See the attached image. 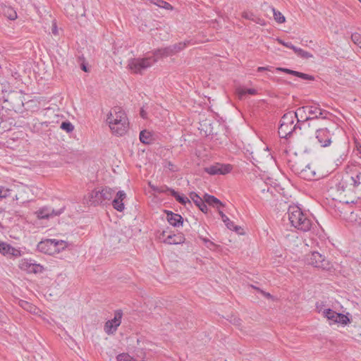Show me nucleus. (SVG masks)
Returning <instances> with one entry per match:
<instances>
[{
  "label": "nucleus",
  "mask_w": 361,
  "mask_h": 361,
  "mask_svg": "<svg viewBox=\"0 0 361 361\" xmlns=\"http://www.w3.org/2000/svg\"><path fill=\"white\" fill-rule=\"evenodd\" d=\"M305 261L308 264L323 270H329L331 268L330 262L318 252L314 251L306 255Z\"/></svg>",
  "instance_id": "8"
},
{
  "label": "nucleus",
  "mask_w": 361,
  "mask_h": 361,
  "mask_svg": "<svg viewBox=\"0 0 361 361\" xmlns=\"http://www.w3.org/2000/svg\"><path fill=\"white\" fill-rule=\"evenodd\" d=\"M149 185L150 188L157 193H167L169 192L171 194V190H173L172 188H169L166 185H161L160 187L155 186L154 185H152L151 183H149Z\"/></svg>",
  "instance_id": "32"
},
{
  "label": "nucleus",
  "mask_w": 361,
  "mask_h": 361,
  "mask_svg": "<svg viewBox=\"0 0 361 361\" xmlns=\"http://www.w3.org/2000/svg\"><path fill=\"white\" fill-rule=\"evenodd\" d=\"M21 270L27 272L28 274H40L44 271V267L39 264L35 263L32 259H23L19 264Z\"/></svg>",
  "instance_id": "13"
},
{
  "label": "nucleus",
  "mask_w": 361,
  "mask_h": 361,
  "mask_svg": "<svg viewBox=\"0 0 361 361\" xmlns=\"http://www.w3.org/2000/svg\"><path fill=\"white\" fill-rule=\"evenodd\" d=\"M166 219L168 222L174 227H179L183 225V218L178 214H175L171 211H166Z\"/></svg>",
  "instance_id": "19"
},
{
  "label": "nucleus",
  "mask_w": 361,
  "mask_h": 361,
  "mask_svg": "<svg viewBox=\"0 0 361 361\" xmlns=\"http://www.w3.org/2000/svg\"><path fill=\"white\" fill-rule=\"evenodd\" d=\"M276 70L277 71H281V72H283V73H286L288 74L293 75L298 77L302 80H314V77L311 75H308V74L298 72L296 71H293V70H290L288 68L279 67V68H276Z\"/></svg>",
  "instance_id": "20"
},
{
  "label": "nucleus",
  "mask_w": 361,
  "mask_h": 361,
  "mask_svg": "<svg viewBox=\"0 0 361 361\" xmlns=\"http://www.w3.org/2000/svg\"><path fill=\"white\" fill-rule=\"evenodd\" d=\"M295 118L297 116L293 111H289L283 115L278 131L281 137L287 139L293 134L302 135V130L310 127V124L305 122L294 124Z\"/></svg>",
  "instance_id": "1"
},
{
  "label": "nucleus",
  "mask_w": 361,
  "mask_h": 361,
  "mask_svg": "<svg viewBox=\"0 0 361 361\" xmlns=\"http://www.w3.org/2000/svg\"><path fill=\"white\" fill-rule=\"evenodd\" d=\"M269 8L274 15V20L278 23H283L286 21L284 16L280 11L276 10L274 7H269Z\"/></svg>",
  "instance_id": "34"
},
{
  "label": "nucleus",
  "mask_w": 361,
  "mask_h": 361,
  "mask_svg": "<svg viewBox=\"0 0 361 361\" xmlns=\"http://www.w3.org/2000/svg\"><path fill=\"white\" fill-rule=\"evenodd\" d=\"M294 113L297 116L298 123L305 122L310 125V121H313L319 118L324 119L329 114L327 111L322 109L319 104L299 107Z\"/></svg>",
  "instance_id": "2"
},
{
  "label": "nucleus",
  "mask_w": 361,
  "mask_h": 361,
  "mask_svg": "<svg viewBox=\"0 0 361 361\" xmlns=\"http://www.w3.org/2000/svg\"><path fill=\"white\" fill-rule=\"evenodd\" d=\"M123 312L121 310H116L113 319L108 320L104 327L105 333L108 335L114 334L121 323Z\"/></svg>",
  "instance_id": "12"
},
{
  "label": "nucleus",
  "mask_w": 361,
  "mask_h": 361,
  "mask_svg": "<svg viewBox=\"0 0 361 361\" xmlns=\"http://www.w3.org/2000/svg\"><path fill=\"white\" fill-rule=\"evenodd\" d=\"M290 168L295 174L305 180H310L316 178V171L310 164L304 166L300 162H295Z\"/></svg>",
  "instance_id": "9"
},
{
  "label": "nucleus",
  "mask_w": 361,
  "mask_h": 361,
  "mask_svg": "<svg viewBox=\"0 0 361 361\" xmlns=\"http://www.w3.org/2000/svg\"><path fill=\"white\" fill-rule=\"evenodd\" d=\"M360 48H361V45H360Z\"/></svg>",
  "instance_id": "60"
},
{
  "label": "nucleus",
  "mask_w": 361,
  "mask_h": 361,
  "mask_svg": "<svg viewBox=\"0 0 361 361\" xmlns=\"http://www.w3.org/2000/svg\"><path fill=\"white\" fill-rule=\"evenodd\" d=\"M115 190L109 187L102 188V190H94L89 195V204L93 206L104 204L106 201L112 199Z\"/></svg>",
  "instance_id": "4"
},
{
  "label": "nucleus",
  "mask_w": 361,
  "mask_h": 361,
  "mask_svg": "<svg viewBox=\"0 0 361 361\" xmlns=\"http://www.w3.org/2000/svg\"><path fill=\"white\" fill-rule=\"evenodd\" d=\"M66 246L67 243L63 240L46 239L38 243L37 250L41 252L51 255L59 252L61 250H63Z\"/></svg>",
  "instance_id": "5"
},
{
  "label": "nucleus",
  "mask_w": 361,
  "mask_h": 361,
  "mask_svg": "<svg viewBox=\"0 0 361 361\" xmlns=\"http://www.w3.org/2000/svg\"><path fill=\"white\" fill-rule=\"evenodd\" d=\"M81 69L85 72H89V68L85 63L81 64Z\"/></svg>",
  "instance_id": "47"
},
{
  "label": "nucleus",
  "mask_w": 361,
  "mask_h": 361,
  "mask_svg": "<svg viewBox=\"0 0 361 361\" xmlns=\"http://www.w3.org/2000/svg\"><path fill=\"white\" fill-rule=\"evenodd\" d=\"M9 190L0 186V198H5L8 196Z\"/></svg>",
  "instance_id": "42"
},
{
  "label": "nucleus",
  "mask_w": 361,
  "mask_h": 361,
  "mask_svg": "<svg viewBox=\"0 0 361 361\" xmlns=\"http://www.w3.org/2000/svg\"><path fill=\"white\" fill-rule=\"evenodd\" d=\"M316 139L320 145L323 147H326L331 145V134L327 128H319L315 132Z\"/></svg>",
  "instance_id": "14"
},
{
  "label": "nucleus",
  "mask_w": 361,
  "mask_h": 361,
  "mask_svg": "<svg viewBox=\"0 0 361 361\" xmlns=\"http://www.w3.org/2000/svg\"><path fill=\"white\" fill-rule=\"evenodd\" d=\"M128 121H126V122H118L115 126L113 125L111 130L113 133L122 136L128 130Z\"/></svg>",
  "instance_id": "22"
},
{
  "label": "nucleus",
  "mask_w": 361,
  "mask_h": 361,
  "mask_svg": "<svg viewBox=\"0 0 361 361\" xmlns=\"http://www.w3.org/2000/svg\"><path fill=\"white\" fill-rule=\"evenodd\" d=\"M268 70H269V67H258V68H257L258 72H262V71H268Z\"/></svg>",
  "instance_id": "49"
},
{
  "label": "nucleus",
  "mask_w": 361,
  "mask_h": 361,
  "mask_svg": "<svg viewBox=\"0 0 361 361\" xmlns=\"http://www.w3.org/2000/svg\"><path fill=\"white\" fill-rule=\"evenodd\" d=\"M126 121H128L126 113L119 107H115L113 109V111L108 114L106 118V122L108 123L110 128L113 127V125L115 126V124L118 122L125 123Z\"/></svg>",
  "instance_id": "11"
},
{
  "label": "nucleus",
  "mask_w": 361,
  "mask_h": 361,
  "mask_svg": "<svg viewBox=\"0 0 361 361\" xmlns=\"http://www.w3.org/2000/svg\"><path fill=\"white\" fill-rule=\"evenodd\" d=\"M200 238L202 240V241L205 243V244H207L210 240L206 238H202L200 237Z\"/></svg>",
  "instance_id": "51"
},
{
  "label": "nucleus",
  "mask_w": 361,
  "mask_h": 361,
  "mask_svg": "<svg viewBox=\"0 0 361 361\" xmlns=\"http://www.w3.org/2000/svg\"><path fill=\"white\" fill-rule=\"evenodd\" d=\"M117 361H131V357L128 354H120L116 357Z\"/></svg>",
  "instance_id": "41"
},
{
  "label": "nucleus",
  "mask_w": 361,
  "mask_h": 361,
  "mask_svg": "<svg viewBox=\"0 0 361 361\" xmlns=\"http://www.w3.org/2000/svg\"><path fill=\"white\" fill-rule=\"evenodd\" d=\"M149 1L152 4H154V5L157 6L160 8H163L166 10L172 9L171 5L169 3H168L164 0H149Z\"/></svg>",
  "instance_id": "36"
},
{
  "label": "nucleus",
  "mask_w": 361,
  "mask_h": 361,
  "mask_svg": "<svg viewBox=\"0 0 361 361\" xmlns=\"http://www.w3.org/2000/svg\"><path fill=\"white\" fill-rule=\"evenodd\" d=\"M219 214L220 215L222 221L225 223L226 227L230 230H234L238 231L240 227L238 226H235L234 223L229 219V218L224 214V212L221 210H219Z\"/></svg>",
  "instance_id": "26"
},
{
  "label": "nucleus",
  "mask_w": 361,
  "mask_h": 361,
  "mask_svg": "<svg viewBox=\"0 0 361 361\" xmlns=\"http://www.w3.org/2000/svg\"><path fill=\"white\" fill-rule=\"evenodd\" d=\"M204 200L206 202V204H208L209 206L219 209L221 207H224V204L216 197L205 193L204 195Z\"/></svg>",
  "instance_id": "24"
},
{
  "label": "nucleus",
  "mask_w": 361,
  "mask_h": 361,
  "mask_svg": "<svg viewBox=\"0 0 361 361\" xmlns=\"http://www.w3.org/2000/svg\"><path fill=\"white\" fill-rule=\"evenodd\" d=\"M131 361H136L135 359H133V357H131Z\"/></svg>",
  "instance_id": "58"
},
{
  "label": "nucleus",
  "mask_w": 361,
  "mask_h": 361,
  "mask_svg": "<svg viewBox=\"0 0 361 361\" xmlns=\"http://www.w3.org/2000/svg\"><path fill=\"white\" fill-rule=\"evenodd\" d=\"M153 137L150 132L144 130L140 133V140L141 142L145 145L152 144L153 142Z\"/></svg>",
  "instance_id": "27"
},
{
  "label": "nucleus",
  "mask_w": 361,
  "mask_h": 361,
  "mask_svg": "<svg viewBox=\"0 0 361 361\" xmlns=\"http://www.w3.org/2000/svg\"><path fill=\"white\" fill-rule=\"evenodd\" d=\"M260 292L264 295H265L267 298H270L271 297V294L269 293H265L262 290H260Z\"/></svg>",
  "instance_id": "50"
},
{
  "label": "nucleus",
  "mask_w": 361,
  "mask_h": 361,
  "mask_svg": "<svg viewBox=\"0 0 361 361\" xmlns=\"http://www.w3.org/2000/svg\"><path fill=\"white\" fill-rule=\"evenodd\" d=\"M8 99H4V102H8Z\"/></svg>",
  "instance_id": "57"
},
{
  "label": "nucleus",
  "mask_w": 361,
  "mask_h": 361,
  "mask_svg": "<svg viewBox=\"0 0 361 361\" xmlns=\"http://www.w3.org/2000/svg\"><path fill=\"white\" fill-rule=\"evenodd\" d=\"M242 17L245 18V19H248V20H252L253 22L257 23V24H259L261 25H265V21L264 19H262L259 17H257L255 16L252 13H250V12H243L242 13Z\"/></svg>",
  "instance_id": "30"
},
{
  "label": "nucleus",
  "mask_w": 361,
  "mask_h": 361,
  "mask_svg": "<svg viewBox=\"0 0 361 361\" xmlns=\"http://www.w3.org/2000/svg\"><path fill=\"white\" fill-rule=\"evenodd\" d=\"M359 1H360V2H361V0H359Z\"/></svg>",
  "instance_id": "59"
},
{
  "label": "nucleus",
  "mask_w": 361,
  "mask_h": 361,
  "mask_svg": "<svg viewBox=\"0 0 361 361\" xmlns=\"http://www.w3.org/2000/svg\"><path fill=\"white\" fill-rule=\"evenodd\" d=\"M356 147L357 148L358 150H360L359 148H361V146L356 145Z\"/></svg>",
  "instance_id": "55"
},
{
  "label": "nucleus",
  "mask_w": 361,
  "mask_h": 361,
  "mask_svg": "<svg viewBox=\"0 0 361 361\" xmlns=\"http://www.w3.org/2000/svg\"><path fill=\"white\" fill-rule=\"evenodd\" d=\"M237 92L238 94L239 99H242L243 97L246 94H250V95H255L257 93V91L255 89L253 88H248V89H244V88H238L237 90Z\"/></svg>",
  "instance_id": "33"
},
{
  "label": "nucleus",
  "mask_w": 361,
  "mask_h": 361,
  "mask_svg": "<svg viewBox=\"0 0 361 361\" xmlns=\"http://www.w3.org/2000/svg\"><path fill=\"white\" fill-rule=\"evenodd\" d=\"M157 61L156 56L146 58H134L128 61V66L135 73L141 74L143 71L150 67L153 63Z\"/></svg>",
  "instance_id": "6"
},
{
  "label": "nucleus",
  "mask_w": 361,
  "mask_h": 361,
  "mask_svg": "<svg viewBox=\"0 0 361 361\" xmlns=\"http://www.w3.org/2000/svg\"><path fill=\"white\" fill-rule=\"evenodd\" d=\"M288 216L292 226L302 232L310 230L312 221L297 205H290L288 209Z\"/></svg>",
  "instance_id": "3"
},
{
  "label": "nucleus",
  "mask_w": 361,
  "mask_h": 361,
  "mask_svg": "<svg viewBox=\"0 0 361 361\" xmlns=\"http://www.w3.org/2000/svg\"><path fill=\"white\" fill-rule=\"evenodd\" d=\"M185 238L182 234H173L168 235L164 240V243L169 245H177L183 243Z\"/></svg>",
  "instance_id": "25"
},
{
  "label": "nucleus",
  "mask_w": 361,
  "mask_h": 361,
  "mask_svg": "<svg viewBox=\"0 0 361 361\" xmlns=\"http://www.w3.org/2000/svg\"><path fill=\"white\" fill-rule=\"evenodd\" d=\"M356 147L357 148L358 150H360L359 148H361V146L356 145Z\"/></svg>",
  "instance_id": "56"
},
{
  "label": "nucleus",
  "mask_w": 361,
  "mask_h": 361,
  "mask_svg": "<svg viewBox=\"0 0 361 361\" xmlns=\"http://www.w3.org/2000/svg\"><path fill=\"white\" fill-rule=\"evenodd\" d=\"M61 128L67 133H71L73 130L74 126L73 125L69 122V121H63L61 124Z\"/></svg>",
  "instance_id": "38"
},
{
  "label": "nucleus",
  "mask_w": 361,
  "mask_h": 361,
  "mask_svg": "<svg viewBox=\"0 0 361 361\" xmlns=\"http://www.w3.org/2000/svg\"><path fill=\"white\" fill-rule=\"evenodd\" d=\"M206 246L209 249L212 250V249H214L216 247V245L213 242L209 241L207 244H206Z\"/></svg>",
  "instance_id": "45"
},
{
  "label": "nucleus",
  "mask_w": 361,
  "mask_h": 361,
  "mask_svg": "<svg viewBox=\"0 0 361 361\" xmlns=\"http://www.w3.org/2000/svg\"><path fill=\"white\" fill-rule=\"evenodd\" d=\"M336 320H335L336 323H339L343 325H346L347 324L350 323V319L345 314H343L342 313H338V314H336Z\"/></svg>",
  "instance_id": "37"
},
{
  "label": "nucleus",
  "mask_w": 361,
  "mask_h": 361,
  "mask_svg": "<svg viewBox=\"0 0 361 361\" xmlns=\"http://www.w3.org/2000/svg\"><path fill=\"white\" fill-rule=\"evenodd\" d=\"M329 186L331 192H336L339 195L353 191L352 183L348 180V176L341 178L340 177L334 178L329 182Z\"/></svg>",
  "instance_id": "7"
},
{
  "label": "nucleus",
  "mask_w": 361,
  "mask_h": 361,
  "mask_svg": "<svg viewBox=\"0 0 361 361\" xmlns=\"http://www.w3.org/2000/svg\"><path fill=\"white\" fill-rule=\"evenodd\" d=\"M140 115L142 118H147V112L144 110L143 108H141V109L140 111Z\"/></svg>",
  "instance_id": "44"
},
{
  "label": "nucleus",
  "mask_w": 361,
  "mask_h": 361,
  "mask_svg": "<svg viewBox=\"0 0 361 361\" xmlns=\"http://www.w3.org/2000/svg\"><path fill=\"white\" fill-rule=\"evenodd\" d=\"M169 167H173V164L171 162L169 163Z\"/></svg>",
  "instance_id": "53"
},
{
  "label": "nucleus",
  "mask_w": 361,
  "mask_h": 361,
  "mask_svg": "<svg viewBox=\"0 0 361 361\" xmlns=\"http://www.w3.org/2000/svg\"><path fill=\"white\" fill-rule=\"evenodd\" d=\"M185 47L186 43L179 42L164 48L156 49L154 51V54L156 56L157 59L167 57L178 53L181 50L184 49Z\"/></svg>",
  "instance_id": "10"
},
{
  "label": "nucleus",
  "mask_w": 361,
  "mask_h": 361,
  "mask_svg": "<svg viewBox=\"0 0 361 361\" xmlns=\"http://www.w3.org/2000/svg\"><path fill=\"white\" fill-rule=\"evenodd\" d=\"M290 49H293L294 51V52L297 54L298 53V50H300V48H298L295 46L291 44Z\"/></svg>",
  "instance_id": "48"
},
{
  "label": "nucleus",
  "mask_w": 361,
  "mask_h": 361,
  "mask_svg": "<svg viewBox=\"0 0 361 361\" xmlns=\"http://www.w3.org/2000/svg\"><path fill=\"white\" fill-rule=\"evenodd\" d=\"M0 253L5 256H16L19 251L9 244L0 241Z\"/></svg>",
  "instance_id": "21"
},
{
  "label": "nucleus",
  "mask_w": 361,
  "mask_h": 361,
  "mask_svg": "<svg viewBox=\"0 0 361 361\" xmlns=\"http://www.w3.org/2000/svg\"><path fill=\"white\" fill-rule=\"evenodd\" d=\"M190 199L193 201L195 205L204 214H207L208 212V208L206 204V202L204 200V197H200L197 193L195 192H192L190 194Z\"/></svg>",
  "instance_id": "18"
},
{
  "label": "nucleus",
  "mask_w": 361,
  "mask_h": 361,
  "mask_svg": "<svg viewBox=\"0 0 361 361\" xmlns=\"http://www.w3.org/2000/svg\"><path fill=\"white\" fill-rule=\"evenodd\" d=\"M298 51V53L297 54V55L302 59H309L313 57L312 54L302 49H300V50Z\"/></svg>",
  "instance_id": "39"
},
{
  "label": "nucleus",
  "mask_w": 361,
  "mask_h": 361,
  "mask_svg": "<svg viewBox=\"0 0 361 361\" xmlns=\"http://www.w3.org/2000/svg\"><path fill=\"white\" fill-rule=\"evenodd\" d=\"M171 195L173 197L177 202L185 206L187 204H191L190 200L184 195H180L178 192L174 190H171Z\"/></svg>",
  "instance_id": "28"
},
{
  "label": "nucleus",
  "mask_w": 361,
  "mask_h": 361,
  "mask_svg": "<svg viewBox=\"0 0 361 361\" xmlns=\"http://www.w3.org/2000/svg\"><path fill=\"white\" fill-rule=\"evenodd\" d=\"M352 40L357 44L361 46V35L358 33H354L351 35Z\"/></svg>",
  "instance_id": "40"
},
{
  "label": "nucleus",
  "mask_w": 361,
  "mask_h": 361,
  "mask_svg": "<svg viewBox=\"0 0 361 361\" xmlns=\"http://www.w3.org/2000/svg\"><path fill=\"white\" fill-rule=\"evenodd\" d=\"M277 41L282 45L285 46L286 47L290 48L292 43L291 42H286L283 40L281 39H277Z\"/></svg>",
  "instance_id": "43"
},
{
  "label": "nucleus",
  "mask_w": 361,
  "mask_h": 361,
  "mask_svg": "<svg viewBox=\"0 0 361 361\" xmlns=\"http://www.w3.org/2000/svg\"><path fill=\"white\" fill-rule=\"evenodd\" d=\"M356 147L357 148L358 150H360L359 148H361V146L356 145Z\"/></svg>",
  "instance_id": "54"
},
{
  "label": "nucleus",
  "mask_w": 361,
  "mask_h": 361,
  "mask_svg": "<svg viewBox=\"0 0 361 361\" xmlns=\"http://www.w3.org/2000/svg\"><path fill=\"white\" fill-rule=\"evenodd\" d=\"M323 314L329 320L332 321L335 324V320H336L337 318L336 314H338V313L329 308L324 310Z\"/></svg>",
  "instance_id": "35"
},
{
  "label": "nucleus",
  "mask_w": 361,
  "mask_h": 361,
  "mask_svg": "<svg viewBox=\"0 0 361 361\" xmlns=\"http://www.w3.org/2000/svg\"><path fill=\"white\" fill-rule=\"evenodd\" d=\"M64 211V207L59 209H54L50 207H43L36 212V214L38 219H49L52 216H59Z\"/></svg>",
  "instance_id": "16"
},
{
  "label": "nucleus",
  "mask_w": 361,
  "mask_h": 361,
  "mask_svg": "<svg viewBox=\"0 0 361 361\" xmlns=\"http://www.w3.org/2000/svg\"><path fill=\"white\" fill-rule=\"evenodd\" d=\"M348 180L352 183L353 190L359 187L361 188V166L355 170L352 176H348Z\"/></svg>",
  "instance_id": "23"
},
{
  "label": "nucleus",
  "mask_w": 361,
  "mask_h": 361,
  "mask_svg": "<svg viewBox=\"0 0 361 361\" xmlns=\"http://www.w3.org/2000/svg\"><path fill=\"white\" fill-rule=\"evenodd\" d=\"M232 169V166L230 164H221L216 163L214 165H212L204 168V171L209 175H225L229 173Z\"/></svg>",
  "instance_id": "15"
},
{
  "label": "nucleus",
  "mask_w": 361,
  "mask_h": 361,
  "mask_svg": "<svg viewBox=\"0 0 361 361\" xmlns=\"http://www.w3.org/2000/svg\"><path fill=\"white\" fill-rule=\"evenodd\" d=\"M2 12L4 16L9 20H13L17 18L16 11L11 6H4L2 8Z\"/></svg>",
  "instance_id": "29"
},
{
  "label": "nucleus",
  "mask_w": 361,
  "mask_h": 361,
  "mask_svg": "<svg viewBox=\"0 0 361 361\" xmlns=\"http://www.w3.org/2000/svg\"><path fill=\"white\" fill-rule=\"evenodd\" d=\"M126 198V194L124 191L120 190L116 192L115 198L112 201L114 209L118 212H123L125 209L123 201Z\"/></svg>",
  "instance_id": "17"
},
{
  "label": "nucleus",
  "mask_w": 361,
  "mask_h": 361,
  "mask_svg": "<svg viewBox=\"0 0 361 361\" xmlns=\"http://www.w3.org/2000/svg\"><path fill=\"white\" fill-rule=\"evenodd\" d=\"M19 305L25 310L30 313H36L37 307L25 300H20Z\"/></svg>",
  "instance_id": "31"
},
{
  "label": "nucleus",
  "mask_w": 361,
  "mask_h": 361,
  "mask_svg": "<svg viewBox=\"0 0 361 361\" xmlns=\"http://www.w3.org/2000/svg\"><path fill=\"white\" fill-rule=\"evenodd\" d=\"M234 320H235V324L236 325H240V319H235Z\"/></svg>",
  "instance_id": "52"
},
{
  "label": "nucleus",
  "mask_w": 361,
  "mask_h": 361,
  "mask_svg": "<svg viewBox=\"0 0 361 361\" xmlns=\"http://www.w3.org/2000/svg\"><path fill=\"white\" fill-rule=\"evenodd\" d=\"M51 32L55 35L58 34V30L56 23L53 24L52 25Z\"/></svg>",
  "instance_id": "46"
}]
</instances>
